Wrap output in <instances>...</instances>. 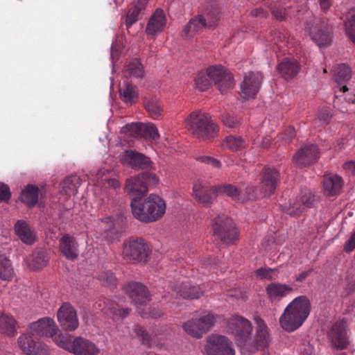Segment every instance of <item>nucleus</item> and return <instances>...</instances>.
I'll list each match as a JSON object with an SVG mask.
<instances>
[{"label":"nucleus","instance_id":"f257e3e1","mask_svg":"<svg viewBox=\"0 0 355 355\" xmlns=\"http://www.w3.org/2000/svg\"><path fill=\"white\" fill-rule=\"evenodd\" d=\"M311 304L306 296L302 295L292 300L279 318L281 327L287 331L298 329L310 313Z\"/></svg>","mask_w":355,"mask_h":355},{"label":"nucleus","instance_id":"f03ea898","mask_svg":"<svg viewBox=\"0 0 355 355\" xmlns=\"http://www.w3.org/2000/svg\"><path fill=\"white\" fill-rule=\"evenodd\" d=\"M131 209L135 218L144 223H152L163 217L166 205L161 197L156 194H150L144 201H132Z\"/></svg>","mask_w":355,"mask_h":355},{"label":"nucleus","instance_id":"7ed1b4c3","mask_svg":"<svg viewBox=\"0 0 355 355\" xmlns=\"http://www.w3.org/2000/svg\"><path fill=\"white\" fill-rule=\"evenodd\" d=\"M184 125L194 137L204 140L214 137L218 131L209 115L200 111L191 112L185 119Z\"/></svg>","mask_w":355,"mask_h":355},{"label":"nucleus","instance_id":"20e7f679","mask_svg":"<svg viewBox=\"0 0 355 355\" xmlns=\"http://www.w3.org/2000/svg\"><path fill=\"white\" fill-rule=\"evenodd\" d=\"M218 315L211 313H202L195 315L182 324L184 331L195 338H200L214 325Z\"/></svg>","mask_w":355,"mask_h":355},{"label":"nucleus","instance_id":"39448f33","mask_svg":"<svg viewBox=\"0 0 355 355\" xmlns=\"http://www.w3.org/2000/svg\"><path fill=\"white\" fill-rule=\"evenodd\" d=\"M150 253L148 244L141 238L131 239L123 243L122 255L128 262L145 263Z\"/></svg>","mask_w":355,"mask_h":355},{"label":"nucleus","instance_id":"423d86ee","mask_svg":"<svg viewBox=\"0 0 355 355\" xmlns=\"http://www.w3.org/2000/svg\"><path fill=\"white\" fill-rule=\"evenodd\" d=\"M225 330L234 337L236 345L241 349L248 337L252 334V326L248 319L234 315L227 320Z\"/></svg>","mask_w":355,"mask_h":355},{"label":"nucleus","instance_id":"0eeeda50","mask_svg":"<svg viewBox=\"0 0 355 355\" xmlns=\"http://www.w3.org/2000/svg\"><path fill=\"white\" fill-rule=\"evenodd\" d=\"M256 324L255 334L253 337L251 335L248 337L241 349L243 353H254L267 347L270 343V335L264 322L260 318H257Z\"/></svg>","mask_w":355,"mask_h":355},{"label":"nucleus","instance_id":"6e6552de","mask_svg":"<svg viewBox=\"0 0 355 355\" xmlns=\"http://www.w3.org/2000/svg\"><path fill=\"white\" fill-rule=\"evenodd\" d=\"M306 31L320 46L329 45L331 42L332 28L326 20L313 18L307 24Z\"/></svg>","mask_w":355,"mask_h":355},{"label":"nucleus","instance_id":"1a4fd4ad","mask_svg":"<svg viewBox=\"0 0 355 355\" xmlns=\"http://www.w3.org/2000/svg\"><path fill=\"white\" fill-rule=\"evenodd\" d=\"M213 229L216 239H219L225 245L232 243L238 236L232 221L224 215L215 218Z\"/></svg>","mask_w":355,"mask_h":355},{"label":"nucleus","instance_id":"9d476101","mask_svg":"<svg viewBox=\"0 0 355 355\" xmlns=\"http://www.w3.org/2000/svg\"><path fill=\"white\" fill-rule=\"evenodd\" d=\"M207 76L222 93H226L234 86L231 73L222 65H213L207 68Z\"/></svg>","mask_w":355,"mask_h":355},{"label":"nucleus","instance_id":"9b49d317","mask_svg":"<svg viewBox=\"0 0 355 355\" xmlns=\"http://www.w3.org/2000/svg\"><path fill=\"white\" fill-rule=\"evenodd\" d=\"M206 355H234L232 343L221 335H211L207 339L205 347Z\"/></svg>","mask_w":355,"mask_h":355},{"label":"nucleus","instance_id":"f8f14e48","mask_svg":"<svg viewBox=\"0 0 355 355\" xmlns=\"http://www.w3.org/2000/svg\"><path fill=\"white\" fill-rule=\"evenodd\" d=\"M121 132L134 137H145L152 140L159 138L158 130L153 123H129L122 128Z\"/></svg>","mask_w":355,"mask_h":355},{"label":"nucleus","instance_id":"ddd939ff","mask_svg":"<svg viewBox=\"0 0 355 355\" xmlns=\"http://www.w3.org/2000/svg\"><path fill=\"white\" fill-rule=\"evenodd\" d=\"M213 193L218 195H226L232 200L239 202H244L248 200H254L259 196L254 189L248 187L245 189V193L237 189L232 184H221L213 189Z\"/></svg>","mask_w":355,"mask_h":355},{"label":"nucleus","instance_id":"4468645a","mask_svg":"<svg viewBox=\"0 0 355 355\" xmlns=\"http://www.w3.org/2000/svg\"><path fill=\"white\" fill-rule=\"evenodd\" d=\"M346 327V322L343 320L331 324L327 331V338L332 347L338 349H343L347 347L349 340Z\"/></svg>","mask_w":355,"mask_h":355},{"label":"nucleus","instance_id":"2eb2a0df","mask_svg":"<svg viewBox=\"0 0 355 355\" xmlns=\"http://www.w3.org/2000/svg\"><path fill=\"white\" fill-rule=\"evenodd\" d=\"M314 196L309 190L305 189L295 200L286 204L282 209L286 214L296 216L304 212L305 209L313 205Z\"/></svg>","mask_w":355,"mask_h":355},{"label":"nucleus","instance_id":"dca6fc26","mask_svg":"<svg viewBox=\"0 0 355 355\" xmlns=\"http://www.w3.org/2000/svg\"><path fill=\"white\" fill-rule=\"evenodd\" d=\"M263 76L260 72H248L245 73L243 80L240 85L241 96L245 99L253 98L259 91Z\"/></svg>","mask_w":355,"mask_h":355},{"label":"nucleus","instance_id":"f3484780","mask_svg":"<svg viewBox=\"0 0 355 355\" xmlns=\"http://www.w3.org/2000/svg\"><path fill=\"white\" fill-rule=\"evenodd\" d=\"M18 345L21 351L27 355H48L49 353L47 347L40 343L30 331L19 336Z\"/></svg>","mask_w":355,"mask_h":355},{"label":"nucleus","instance_id":"a211bd4d","mask_svg":"<svg viewBox=\"0 0 355 355\" xmlns=\"http://www.w3.org/2000/svg\"><path fill=\"white\" fill-rule=\"evenodd\" d=\"M125 293L137 307L145 306L150 301V295L146 286L138 282H130L123 288Z\"/></svg>","mask_w":355,"mask_h":355},{"label":"nucleus","instance_id":"6ab92c4d","mask_svg":"<svg viewBox=\"0 0 355 355\" xmlns=\"http://www.w3.org/2000/svg\"><path fill=\"white\" fill-rule=\"evenodd\" d=\"M125 293L137 307L145 306L150 301V295L146 286L138 282H130L123 288Z\"/></svg>","mask_w":355,"mask_h":355},{"label":"nucleus","instance_id":"aec40b11","mask_svg":"<svg viewBox=\"0 0 355 355\" xmlns=\"http://www.w3.org/2000/svg\"><path fill=\"white\" fill-rule=\"evenodd\" d=\"M318 158V147L313 144L305 145L295 154L293 162L297 167H303L314 163Z\"/></svg>","mask_w":355,"mask_h":355},{"label":"nucleus","instance_id":"412c9836","mask_svg":"<svg viewBox=\"0 0 355 355\" xmlns=\"http://www.w3.org/2000/svg\"><path fill=\"white\" fill-rule=\"evenodd\" d=\"M60 326L65 330L73 331L78 327V320L73 308L67 303L62 304L57 313Z\"/></svg>","mask_w":355,"mask_h":355},{"label":"nucleus","instance_id":"4be33fe9","mask_svg":"<svg viewBox=\"0 0 355 355\" xmlns=\"http://www.w3.org/2000/svg\"><path fill=\"white\" fill-rule=\"evenodd\" d=\"M55 322L49 318H43L33 322L29 327L31 334L37 337H53L58 333Z\"/></svg>","mask_w":355,"mask_h":355},{"label":"nucleus","instance_id":"5701e85b","mask_svg":"<svg viewBox=\"0 0 355 355\" xmlns=\"http://www.w3.org/2000/svg\"><path fill=\"white\" fill-rule=\"evenodd\" d=\"M214 187L207 186L200 180H196L193 184V196L200 203L205 206L209 205L218 196L213 193Z\"/></svg>","mask_w":355,"mask_h":355},{"label":"nucleus","instance_id":"b1692460","mask_svg":"<svg viewBox=\"0 0 355 355\" xmlns=\"http://www.w3.org/2000/svg\"><path fill=\"white\" fill-rule=\"evenodd\" d=\"M279 173L274 168H264L259 187L260 194L263 196L271 195L275 190Z\"/></svg>","mask_w":355,"mask_h":355},{"label":"nucleus","instance_id":"393cba45","mask_svg":"<svg viewBox=\"0 0 355 355\" xmlns=\"http://www.w3.org/2000/svg\"><path fill=\"white\" fill-rule=\"evenodd\" d=\"M120 160L135 169L148 168L152 166V162L148 157L132 150L125 151L120 156Z\"/></svg>","mask_w":355,"mask_h":355},{"label":"nucleus","instance_id":"a878e982","mask_svg":"<svg viewBox=\"0 0 355 355\" xmlns=\"http://www.w3.org/2000/svg\"><path fill=\"white\" fill-rule=\"evenodd\" d=\"M166 24V18L164 11L157 9L149 18L146 24V33L150 37H155L163 32Z\"/></svg>","mask_w":355,"mask_h":355},{"label":"nucleus","instance_id":"bb28decb","mask_svg":"<svg viewBox=\"0 0 355 355\" xmlns=\"http://www.w3.org/2000/svg\"><path fill=\"white\" fill-rule=\"evenodd\" d=\"M125 190L133 201L144 196L148 191V188L142 177L139 175L126 180Z\"/></svg>","mask_w":355,"mask_h":355},{"label":"nucleus","instance_id":"cd10ccee","mask_svg":"<svg viewBox=\"0 0 355 355\" xmlns=\"http://www.w3.org/2000/svg\"><path fill=\"white\" fill-rule=\"evenodd\" d=\"M266 294L271 302H277L291 294L293 288L291 285L280 283H270L266 288Z\"/></svg>","mask_w":355,"mask_h":355},{"label":"nucleus","instance_id":"c85d7f7f","mask_svg":"<svg viewBox=\"0 0 355 355\" xmlns=\"http://www.w3.org/2000/svg\"><path fill=\"white\" fill-rule=\"evenodd\" d=\"M100 349L92 341L76 337L73 339V347L71 353L75 355H99Z\"/></svg>","mask_w":355,"mask_h":355},{"label":"nucleus","instance_id":"c756f323","mask_svg":"<svg viewBox=\"0 0 355 355\" xmlns=\"http://www.w3.org/2000/svg\"><path fill=\"white\" fill-rule=\"evenodd\" d=\"M216 19L206 24V18H193L183 29V36L185 38L193 37L196 33H199L203 28H213Z\"/></svg>","mask_w":355,"mask_h":355},{"label":"nucleus","instance_id":"7c9ffc66","mask_svg":"<svg viewBox=\"0 0 355 355\" xmlns=\"http://www.w3.org/2000/svg\"><path fill=\"white\" fill-rule=\"evenodd\" d=\"M15 232L19 239L26 245H33L36 240L35 232L24 220H19L16 222Z\"/></svg>","mask_w":355,"mask_h":355},{"label":"nucleus","instance_id":"2f4dec72","mask_svg":"<svg viewBox=\"0 0 355 355\" xmlns=\"http://www.w3.org/2000/svg\"><path fill=\"white\" fill-rule=\"evenodd\" d=\"M172 289L184 298L197 299L203 294L200 287L192 286L189 282L178 283L172 286Z\"/></svg>","mask_w":355,"mask_h":355},{"label":"nucleus","instance_id":"473e14b6","mask_svg":"<svg viewBox=\"0 0 355 355\" xmlns=\"http://www.w3.org/2000/svg\"><path fill=\"white\" fill-rule=\"evenodd\" d=\"M343 181L341 177L329 174L324 176L323 180V188L324 193L329 196H333L339 194Z\"/></svg>","mask_w":355,"mask_h":355},{"label":"nucleus","instance_id":"72a5a7b5","mask_svg":"<svg viewBox=\"0 0 355 355\" xmlns=\"http://www.w3.org/2000/svg\"><path fill=\"white\" fill-rule=\"evenodd\" d=\"M60 250L67 259L71 260L75 259L78 254L77 243L69 235H64L60 239Z\"/></svg>","mask_w":355,"mask_h":355},{"label":"nucleus","instance_id":"f704fd0d","mask_svg":"<svg viewBox=\"0 0 355 355\" xmlns=\"http://www.w3.org/2000/svg\"><path fill=\"white\" fill-rule=\"evenodd\" d=\"M277 69L284 78H289L297 74L300 66L295 59L285 58L279 64Z\"/></svg>","mask_w":355,"mask_h":355},{"label":"nucleus","instance_id":"c9c22d12","mask_svg":"<svg viewBox=\"0 0 355 355\" xmlns=\"http://www.w3.org/2000/svg\"><path fill=\"white\" fill-rule=\"evenodd\" d=\"M119 92L123 101L126 103L132 104L138 97L137 88L132 86L127 79L119 85Z\"/></svg>","mask_w":355,"mask_h":355},{"label":"nucleus","instance_id":"e433bc0d","mask_svg":"<svg viewBox=\"0 0 355 355\" xmlns=\"http://www.w3.org/2000/svg\"><path fill=\"white\" fill-rule=\"evenodd\" d=\"M98 306L101 308L104 313L121 318H125L130 311L129 309H121L118 304L110 303L107 301L100 302Z\"/></svg>","mask_w":355,"mask_h":355},{"label":"nucleus","instance_id":"4c0bfd02","mask_svg":"<svg viewBox=\"0 0 355 355\" xmlns=\"http://www.w3.org/2000/svg\"><path fill=\"white\" fill-rule=\"evenodd\" d=\"M111 171L110 168H101L96 171L95 175H92L93 181L97 184L103 183L107 184L108 187L113 188L114 189H119L121 186L119 181L115 178H107L106 174Z\"/></svg>","mask_w":355,"mask_h":355},{"label":"nucleus","instance_id":"58836bf2","mask_svg":"<svg viewBox=\"0 0 355 355\" xmlns=\"http://www.w3.org/2000/svg\"><path fill=\"white\" fill-rule=\"evenodd\" d=\"M148 0H137L135 5L131 8L126 17L125 26L129 28L133 24H135L139 18V15L141 11L145 8Z\"/></svg>","mask_w":355,"mask_h":355},{"label":"nucleus","instance_id":"ea45409f","mask_svg":"<svg viewBox=\"0 0 355 355\" xmlns=\"http://www.w3.org/2000/svg\"><path fill=\"white\" fill-rule=\"evenodd\" d=\"M38 191L37 187L28 185L20 195L22 202L28 207H33L38 200Z\"/></svg>","mask_w":355,"mask_h":355},{"label":"nucleus","instance_id":"a19ab883","mask_svg":"<svg viewBox=\"0 0 355 355\" xmlns=\"http://www.w3.org/2000/svg\"><path fill=\"white\" fill-rule=\"evenodd\" d=\"M49 262V257L44 251L35 252L28 260V266L32 270H40L46 266Z\"/></svg>","mask_w":355,"mask_h":355},{"label":"nucleus","instance_id":"79ce46f5","mask_svg":"<svg viewBox=\"0 0 355 355\" xmlns=\"http://www.w3.org/2000/svg\"><path fill=\"white\" fill-rule=\"evenodd\" d=\"M14 275V269L10 261L5 255L0 254V279L10 281Z\"/></svg>","mask_w":355,"mask_h":355},{"label":"nucleus","instance_id":"37998d69","mask_svg":"<svg viewBox=\"0 0 355 355\" xmlns=\"http://www.w3.org/2000/svg\"><path fill=\"white\" fill-rule=\"evenodd\" d=\"M54 343L60 347L71 353L73 347V339L71 335L57 334L51 337Z\"/></svg>","mask_w":355,"mask_h":355},{"label":"nucleus","instance_id":"c03bdc74","mask_svg":"<svg viewBox=\"0 0 355 355\" xmlns=\"http://www.w3.org/2000/svg\"><path fill=\"white\" fill-rule=\"evenodd\" d=\"M245 146V141L240 136L230 135L227 137L223 142V148L232 151H237Z\"/></svg>","mask_w":355,"mask_h":355},{"label":"nucleus","instance_id":"a18cd8bd","mask_svg":"<svg viewBox=\"0 0 355 355\" xmlns=\"http://www.w3.org/2000/svg\"><path fill=\"white\" fill-rule=\"evenodd\" d=\"M0 331L9 336L14 334L15 321L12 317L0 313Z\"/></svg>","mask_w":355,"mask_h":355},{"label":"nucleus","instance_id":"49530a36","mask_svg":"<svg viewBox=\"0 0 355 355\" xmlns=\"http://www.w3.org/2000/svg\"><path fill=\"white\" fill-rule=\"evenodd\" d=\"M334 78L336 83L342 85L351 78V71L345 64H339L334 70Z\"/></svg>","mask_w":355,"mask_h":355},{"label":"nucleus","instance_id":"de8ad7c7","mask_svg":"<svg viewBox=\"0 0 355 355\" xmlns=\"http://www.w3.org/2000/svg\"><path fill=\"white\" fill-rule=\"evenodd\" d=\"M345 27L346 34L355 44V8L348 12Z\"/></svg>","mask_w":355,"mask_h":355},{"label":"nucleus","instance_id":"09e8293b","mask_svg":"<svg viewBox=\"0 0 355 355\" xmlns=\"http://www.w3.org/2000/svg\"><path fill=\"white\" fill-rule=\"evenodd\" d=\"M211 85L210 78L207 76V70L206 72H200L194 80V87L200 91L207 89Z\"/></svg>","mask_w":355,"mask_h":355},{"label":"nucleus","instance_id":"8fccbe9b","mask_svg":"<svg viewBox=\"0 0 355 355\" xmlns=\"http://www.w3.org/2000/svg\"><path fill=\"white\" fill-rule=\"evenodd\" d=\"M146 109L154 119L158 117L162 112L161 103L155 98H152L146 103Z\"/></svg>","mask_w":355,"mask_h":355},{"label":"nucleus","instance_id":"3c124183","mask_svg":"<svg viewBox=\"0 0 355 355\" xmlns=\"http://www.w3.org/2000/svg\"><path fill=\"white\" fill-rule=\"evenodd\" d=\"M291 8V6H283L281 3H275L270 8L272 15L279 20L284 19L286 16L289 15L288 10Z\"/></svg>","mask_w":355,"mask_h":355},{"label":"nucleus","instance_id":"603ef678","mask_svg":"<svg viewBox=\"0 0 355 355\" xmlns=\"http://www.w3.org/2000/svg\"><path fill=\"white\" fill-rule=\"evenodd\" d=\"M128 73L136 78H140L144 76V67L138 59H134L127 65Z\"/></svg>","mask_w":355,"mask_h":355},{"label":"nucleus","instance_id":"864d4df0","mask_svg":"<svg viewBox=\"0 0 355 355\" xmlns=\"http://www.w3.org/2000/svg\"><path fill=\"white\" fill-rule=\"evenodd\" d=\"M98 279L104 286H114L116 284V279L111 271H103L98 275Z\"/></svg>","mask_w":355,"mask_h":355},{"label":"nucleus","instance_id":"5fc2aeb1","mask_svg":"<svg viewBox=\"0 0 355 355\" xmlns=\"http://www.w3.org/2000/svg\"><path fill=\"white\" fill-rule=\"evenodd\" d=\"M256 274L262 279H273L277 276V270L272 268H259L256 271Z\"/></svg>","mask_w":355,"mask_h":355},{"label":"nucleus","instance_id":"6e6d98bb","mask_svg":"<svg viewBox=\"0 0 355 355\" xmlns=\"http://www.w3.org/2000/svg\"><path fill=\"white\" fill-rule=\"evenodd\" d=\"M270 41L274 44L279 46V47H282V43L285 44L288 42V36L286 33H282L280 31H275L270 36Z\"/></svg>","mask_w":355,"mask_h":355},{"label":"nucleus","instance_id":"4d7b16f0","mask_svg":"<svg viewBox=\"0 0 355 355\" xmlns=\"http://www.w3.org/2000/svg\"><path fill=\"white\" fill-rule=\"evenodd\" d=\"M140 176L142 177V180L146 183L147 187L148 186H155L159 182V178L154 173H145L140 175Z\"/></svg>","mask_w":355,"mask_h":355},{"label":"nucleus","instance_id":"13d9d810","mask_svg":"<svg viewBox=\"0 0 355 355\" xmlns=\"http://www.w3.org/2000/svg\"><path fill=\"white\" fill-rule=\"evenodd\" d=\"M62 191L68 196L74 195L76 193V189L74 184H72L71 179L67 178L64 180L62 184Z\"/></svg>","mask_w":355,"mask_h":355},{"label":"nucleus","instance_id":"bf43d9fd","mask_svg":"<svg viewBox=\"0 0 355 355\" xmlns=\"http://www.w3.org/2000/svg\"><path fill=\"white\" fill-rule=\"evenodd\" d=\"M198 18H206V24H208L209 22L216 19V21L213 25V27L218 24V21L219 20L218 12L216 9L208 12H205L203 15H200Z\"/></svg>","mask_w":355,"mask_h":355},{"label":"nucleus","instance_id":"052dcab7","mask_svg":"<svg viewBox=\"0 0 355 355\" xmlns=\"http://www.w3.org/2000/svg\"><path fill=\"white\" fill-rule=\"evenodd\" d=\"M196 160L201 163L209 164L214 168H220L221 166V163L220 162V161L211 157L198 156L196 157Z\"/></svg>","mask_w":355,"mask_h":355},{"label":"nucleus","instance_id":"680f3d73","mask_svg":"<svg viewBox=\"0 0 355 355\" xmlns=\"http://www.w3.org/2000/svg\"><path fill=\"white\" fill-rule=\"evenodd\" d=\"M222 120L224 125L229 128H235L239 123L238 119L230 114H224L223 116Z\"/></svg>","mask_w":355,"mask_h":355},{"label":"nucleus","instance_id":"e2e57ef3","mask_svg":"<svg viewBox=\"0 0 355 355\" xmlns=\"http://www.w3.org/2000/svg\"><path fill=\"white\" fill-rule=\"evenodd\" d=\"M10 198V191L8 185L0 182V200L8 201Z\"/></svg>","mask_w":355,"mask_h":355},{"label":"nucleus","instance_id":"0e129e2a","mask_svg":"<svg viewBox=\"0 0 355 355\" xmlns=\"http://www.w3.org/2000/svg\"><path fill=\"white\" fill-rule=\"evenodd\" d=\"M344 249L346 252H351L355 249V232L352 234L347 243L345 244Z\"/></svg>","mask_w":355,"mask_h":355},{"label":"nucleus","instance_id":"69168bd1","mask_svg":"<svg viewBox=\"0 0 355 355\" xmlns=\"http://www.w3.org/2000/svg\"><path fill=\"white\" fill-rule=\"evenodd\" d=\"M101 223L103 225H105L104 227L106 230H111L115 226L114 220L110 217H107L105 218L102 219Z\"/></svg>","mask_w":355,"mask_h":355},{"label":"nucleus","instance_id":"338daca9","mask_svg":"<svg viewBox=\"0 0 355 355\" xmlns=\"http://www.w3.org/2000/svg\"><path fill=\"white\" fill-rule=\"evenodd\" d=\"M314 352L313 347L309 344L304 345L301 349L302 355H313Z\"/></svg>","mask_w":355,"mask_h":355},{"label":"nucleus","instance_id":"774afa93","mask_svg":"<svg viewBox=\"0 0 355 355\" xmlns=\"http://www.w3.org/2000/svg\"><path fill=\"white\" fill-rule=\"evenodd\" d=\"M343 168L345 170H346L347 172L350 173H355V162L354 161H349L346 162L343 165Z\"/></svg>","mask_w":355,"mask_h":355}]
</instances>
